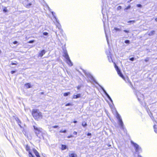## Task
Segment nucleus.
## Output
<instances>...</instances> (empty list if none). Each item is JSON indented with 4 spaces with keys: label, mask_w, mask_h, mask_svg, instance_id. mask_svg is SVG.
Here are the masks:
<instances>
[{
    "label": "nucleus",
    "mask_w": 157,
    "mask_h": 157,
    "mask_svg": "<svg viewBox=\"0 0 157 157\" xmlns=\"http://www.w3.org/2000/svg\"><path fill=\"white\" fill-rule=\"evenodd\" d=\"M31 114L33 118L36 121H38L42 118L43 116L42 113L38 109H33L31 112Z\"/></svg>",
    "instance_id": "f257e3e1"
},
{
    "label": "nucleus",
    "mask_w": 157,
    "mask_h": 157,
    "mask_svg": "<svg viewBox=\"0 0 157 157\" xmlns=\"http://www.w3.org/2000/svg\"><path fill=\"white\" fill-rule=\"evenodd\" d=\"M34 131L36 136L39 138H40L42 136V129L41 128H38L35 125L33 126Z\"/></svg>",
    "instance_id": "f03ea898"
},
{
    "label": "nucleus",
    "mask_w": 157,
    "mask_h": 157,
    "mask_svg": "<svg viewBox=\"0 0 157 157\" xmlns=\"http://www.w3.org/2000/svg\"><path fill=\"white\" fill-rule=\"evenodd\" d=\"M132 144L134 147L136 152L137 154H139L140 151H142V149L139 146L138 144L134 142H132Z\"/></svg>",
    "instance_id": "7ed1b4c3"
},
{
    "label": "nucleus",
    "mask_w": 157,
    "mask_h": 157,
    "mask_svg": "<svg viewBox=\"0 0 157 157\" xmlns=\"http://www.w3.org/2000/svg\"><path fill=\"white\" fill-rule=\"evenodd\" d=\"M115 67L117 72L118 75L123 79H124V77L122 74L119 69L118 68V66L116 65V64H115Z\"/></svg>",
    "instance_id": "20e7f679"
},
{
    "label": "nucleus",
    "mask_w": 157,
    "mask_h": 157,
    "mask_svg": "<svg viewBox=\"0 0 157 157\" xmlns=\"http://www.w3.org/2000/svg\"><path fill=\"white\" fill-rule=\"evenodd\" d=\"M25 149L29 153V157H35L31 152L30 147L28 145H26Z\"/></svg>",
    "instance_id": "39448f33"
},
{
    "label": "nucleus",
    "mask_w": 157,
    "mask_h": 157,
    "mask_svg": "<svg viewBox=\"0 0 157 157\" xmlns=\"http://www.w3.org/2000/svg\"><path fill=\"white\" fill-rule=\"evenodd\" d=\"M46 51L44 49L41 50L38 54V56L40 57H42V56L45 54L46 53Z\"/></svg>",
    "instance_id": "423d86ee"
},
{
    "label": "nucleus",
    "mask_w": 157,
    "mask_h": 157,
    "mask_svg": "<svg viewBox=\"0 0 157 157\" xmlns=\"http://www.w3.org/2000/svg\"><path fill=\"white\" fill-rule=\"evenodd\" d=\"M32 150L36 157H41L39 153L36 149L33 148Z\"/></svg>",
    "instance_id": "0eeeda50"
},
{
    "label": "nucleus",
    "mask_w": 157,
    "mask_h": 157,
    "mask_svg": "<svg viewBox=\"0 0 157 157\" xmlns=\"http://www.w3.org/2000/svg\"><path fill=\"white\" fill-rule=\"evenodd\" d=\"M66 60H67L66 62L69 65H70V66H71L73 64H72L71 60L69 58L67 59Z\"/></svg>",
    "instance_id": "6e6552de"
},
{
    "label": "nucleus",
    "mask_w": 157,
    "mask_h": 157,
    "mask_svg": "<svg viewBox=\"0 0 157 157\" xmlns=\"http://www.w3.org/2000/svg\"><path fill=\"white\" fill-rule=\"evenodd\" d=\"M81 96V94H77L76 95H74L73 96V98L74 99H77L79 98Z\"/></svg>",
    "instance_id": "1a4fd4ad"
},
{
    "label": "nucleus",
    "mask_w": 157,
    "mask_h": 157,
    "mask_svg": "<svg viewBox=\"0 0 157 157\" xmlns=\"http://www.w3.org/2000/svg\"><path fill=\"white\" fill-rule=\"evenodd\" d=\"M25 86L26 88L27 89L31 87V86L30 84L29 83H25Z\"/></svg>",
    "instance_id": "9d476101"
},
{
    "label": "nucleus",
    "mask_w": 157,
    "mask_h": 157,
    "mask_svg": "<svg viewBox=\"0 0 157 157\" xmlns=\"http://www.w3.org/2000/svg\"><path fill=\"white\" fill-rule=\"evenodd\" d=\"M70 157H77V155L75 153H71L69 155Z\"/></svg>",
    "instance_id": "9b49d317"
},
{
    "label": "nucleus",
    "mask_w": 157,
    "mask_h": 157,
    "mask_svg": "<svg viewBox=\"0 0 157 157\" xmlns=\"http://www.w3.org/2000/svg\"><path fill=\"white\" fill-rule=\"evenodd\" d=\"M61 149L62 150H65L67 148V146L64 144H62L61 145Z\"/></svg>",
    "instance_id": "f8f14e48"
},
{
    "label": "nucleus",
    "mask_w": 157,
    "mask_h": 157,
    "mask_svg": "<svg viewBox=\"0 0 157 157\" xmlns=\"http://www.w3.org/2000/svg\"><path fill=\"white\" fill-rule=\"evenodd\" d=\"M63 56L66 59L69 58L67 52H65L64 53Z\"/></svg>",
    "instance_id": "ddd939ff"
},
{
    "label": "nucleus",
    "mask_w": 157,
    "mask_h": 157,
    "mask_svg": "<svg viewBox=\"0 0 157 157\" xmlns=\"http://www.w3.org/2000/svg\"><path fill=\"white\" fill-rule=\"evenodd\" d=\"M118 121L120 125L121 126V127H123V124L122 121V119H120L119 120H118Z\"/></svg>",
    "instance_id": "4468645a"
},
{
    "label": "nucleus",
    "mask_w": 157,
    "mask_h": 157,
    "mask_svg": "<svg viewBox=\"0 0 157 157\" xmlns=\"http://www.w3.org/2000/svg\"><path fill=\"white\" fill-rule=\"evenodd\" d=\"M155 33V31L154 30H152L148 34L149 36H151L154 35Z\"/></svg>",
    "instance_id": "2eb2a0df"
},
{
    "label": "nucleus",
    "mask_w": 157,
    "mask_h": 157,
    "mask_svg": "<svg viewBox=\"0 0 157 157\" xmlns=\"http://www.w3.org/2000/svg\"><path fill=\"white\" fill-rule=\"evenodd\" d=\"M116 117L118 119V120H119L120 119H121L119 114L117 112H116Z\"/></svg>",
    "instance_id": "dca6fc26"
},
{
    "label": "nucleus",
    "mask_w": 157,
    "mask_h": 157,
    "mask_svg": "<svg viewBox=\"0 0 157 157\" xmlns=\"http://www.w3.org/2000/svg\"><path fill=\"white\" fill-rule=\"evenodd\" d=\"M153 128L154 131L156 133H157V126L155 124L153 126Z\"/></svg>",
    "instance_id": "f3484780"
},
{
    "label": "nucleus",
    "mask_w": 157,
    "mask_h": 157,
    "mask_svg": "<svg viewBox=\"0 0 157 157\" xmlns=\"http://www.w3.org/2000/svg\"><path fill=\"white\" fill-rule=\"evenodd\" d=\"M70 94V92H68L64 93L63 94V95L64 96L66 97L69 95Z\"/></svg>",
    "instance_id": "a211bd4d"
},
{
    "label": "nucleus",
    "mask_w": 157,
    "mask_h": 157,
    "mask_svg": "<svg viewBox=\"0 0 157 157\" xmlns=\"http://www.w3.org/2000/svg\"><path fill=\"white\" fill-rule=\"evenodd\" d=\"M82 125L84 127H85L87 125V123L85 121H83L82 123Z\"/></svg>",
    "instance_id": "6ab92c4d"
},
{
    "label": "nucleus",
    "mask_w": 157,
    "mask_h": 157,
    "mask_svg": "<svg viewBox=\"0 0 157 157\" xmlns=\"http://www.w3.org/2000/svg\"><path fill=\"white\" fill-rule=\"evenodd\" d=\"M113 30L114 31H115V32H117V31H120L121 30L115 27L114 28Z\"/></svg>",
    "instance_id": "aec40b11"
},
{
    "label": "nucleus",
    "mask_w": 157,
    "mask_h": 157,
    "mask_svg": "<svg viewBox=\"0 0 157 157\" xmlns=\"http://www.w3.org/2000/svg\"><path fill=\"white\" fill-rule=\"evenodd\" d=\"M3 11L4 12H6L8 11V10H7L6 7H4L3 8Z\"/></svg>",
    "instance_id": "412c9836"
},
{
    "label": "nucleus",
    "mask_w": 157,
    "mask_h": 157,
    "mask_svg": "<svg viewBox=\"0 0 157 157\" xmlns=\"http://www.w3.org/2000/svg\"><path fill=\"white\" fill-rule=\"evenodd\" d=\"M32 5V3H29L26 5L25 7L27 8H29Z\"/></svg>",
    "instance_id": "4be33fe9"
},
{
    "label": "nucleus",
    "mask_w": 157,
    "mask_h": 157,
    "mask_svg": "<svg viewBox=\"0 0 157 157\" xmlns=\"http://www.w3.org/2000/svg\"><path fill=\"white\" fill-rule=\"evenodd\" d=\"M131 8V6L130 5H128L127 7L124 8V10L126 11V10L130 9Z\"/></svg>",
    "instance_id": "5701e85b"
},
{
    "label": "nucleus",
    "mask_w": 157,
    "mask_h": 157,
    "mask_svg": "<svg viewBox=\"0 0 157 157\" xmlns=\"http://www.w3.org/2000/svg\"><path fill=\"white\" fill-rule=\"evenodd\" d=\"M18 63L16 61H15V63H11L10 64L11 65H17Z\"/></svg>",
    "instance_id": "b1692460"
},
{
    "label": "nucleus",
    "mask_w": 157,
    "mask_h": 157,
    "mask_svg": "<svg viewBox=\"0 0 157 157\" xmlns=\"http://www.w3.org/2000/svg\"><path fill=\"white\" fill-rule=\"evenodd\" d=\"M67 132L66 130L65 129L63 130H61L59 131V132L60 133H66Z\"/></svg>",
    "instance_id": "393cba45"
},
{
    "label": "nucleus",
    "mask_w": 157,
    "mask_h": 157,
    "mask_svg": "<svg viewBox=\"0 0 157 157\" xmlns=\"http://www.w3.org/2000/svg\"><path fill=\"white\" fill-rule=\"evenodd\" d=\"M136 22L135 21V20H131V21H128V23H134Z\"/></svg>",
    "instance_id": "a878e982"
},
{
    "label": "nucleus",
    "mask_w": 157,
    "mask_h": 157,
    "mask_svg": "<svg viewBox=\"0 0 157 157\" xmlns=\"http://www.w3.org/2000/svg\"><path fill=\"white\" fill-rule=\"evenodd\" d=\"M34 40H31L29 41L28 42V43H33L34 42Z\"/></svg>",
    "instance_id": "bb28decb"
},
{
    "label": "nucleus",
    "mask_w": 157,
    "mask_h": 157,
    "mask_svg": "<svg viewBox=\"0 0 157 157\" xmlns=\"http://www.w3.org/2000/svg\"><path fill=\"white\" fill-rule=\"evenodd\" d=\"M149 58L147 57L144 59V61L146 62H147L149 61Z\"/></svg>",
    "instance_id": "cd10ccee"
},
{
    "label": "nucleus",
    "mask_w": 157,
    "mask_h": 157,
    "mask_svg": "<svg viewBox=\"0 0 157 157\" xmlns=\"http://www.w3.org/2000/svg\"><path fill=\"white\" fill-rule=\"evenodd\" d=\"M121 6H119L117 7V10H119L121 9Z\"/></svg>",
    "instance_id": "c85d7f7f"
},
{
    "label": "nucleus",
    "mask_w": 157,
    "mask_h": 157,
    "mask_svg": "<svg viewBox=\"0 0 157 157\" xmlns=\"http://www.w3.org/2000/svg\"><path fill=\"white\" fill-rule=\"evenodd\" d=\"M72 105V104H71V103H68L66 104L65 105L66 106H70V105Z\"/></svg>",
    "instance_id": "c756f323"
},
{
    "label": "nucleus",
    "mask_w": 157,
    "mask_h": 157,
    "mask_svg": "<svg viewBox=\"0 0 157 157\" xmlns=\"http://www.w3.org/2000/svg\"><path fill=\"white\" fill-rule=\"evenodd\" d=\"M124 43H126V44H129L130 43V41L129 40H125L124 41Z\"/></svg>",
    "instance_id": "7c9ffc66"
},
{
    "label": "nucleus",
    "mask_w": 157,
    "mask_h": 157,
    "mask_svg": "<svg viewBox=\"0 0 157 157\" xmlns=\"http://www.w3.org/2000/svg\"><path fill=\"white\" fill-rule=\"evenodd\" d=\"M124 32L125 33H129V30H124Z\"/></svg>",
    "instance_id": "2f4dec72"
},
{
    "label": "nucleus",
    "mask_w": 157,
    "mask_h": 157,
    "mask_svg": "<svg viewBox=\"0 0 157 157\" xmlns=\"http://www.w3.org/2000/svg\"><path fill=\"white\" fill-rule=\"evenodd\" d=\"M59 127V126L58 125H54L52 127V128H58Z\"/></svg>",
    "instance_id": "473e14b6"
},
{
    "label": "nucleus",
    "mask_w": 157,
    "mask_h": 157,
    "mask_svg": "<svg viewBox=\"0 0 157 157\" xmlns=\"http://www.w3.org/2000/svg\"><path fill=\"white\" fill-rule=\"evenodd\" d=\"M43 34L44 35L47 36L48 35V33L47 32H44L43 33Z\"/></svg>",
    "instance_id": "72a5a7b5"
},
{
    "label": "nucleus",
    "mask_w": 157,
    "mask_h": 157,
    "mask_svg": "<svg viewBox=\"0 0 157 157\" xmlns=\"http://www.w3.org/2000/svg\"><path fill=\"white\" fill-rule=\"evenodd\" d=\"M137 7L141 8L142 7V5L140 4H138L136 5Z\"/></svg>",
    "instance_id": "f704fd0d"
},
{
    "label": "nucleus",
    "mask_w": 157,
    "mask_h": 157,
    "mask_svg": "<svg viewBox=\"0 0 157 157\" xmlns=\"http://www.w3.org/2000/svg\"><path fill=\"white\" fill-rule=\"evenodd\" d=\"M73 137V136L72 135H71L68 136H67V138H71V137Z\"/></svg>",
    "instance_id": "c9c22d12"
},
{
    "label": "nucleus",
    "mask_w": 157,
    "mask_h": 157,
    "mask_svg": "<svg viewBox=\"0 0 157 157\" xmlns=\"http://www.w3.org/2000/svg\"><path fill=\"white\" fill-rule=\"evenodd\" d=\"M129 59L131 61H133L134 60V57H132V58H130Z\"/></svg>",
    "instance_id": "e433bc0d"
},
{
    "label": "nucleus",
    "mask_w": 157,
    "mask_h": 157,
    "mask_svg": "<svg viewBox=\"0 0 157 157\" xmlns=\"http://www.w3.org/2000/svg\"><path fill=\"white\" fill-rule=\"evenodd\" d=\"M107 96L108 97V98H109V99L110 100H112V99L109 96V95H108V94H107Z\"/></svg>",
    "instance_id": "4c0bfd02"
},
{
    "label": "nucleus",
    "mask_w": 157,
    "mask_h": 157,
    "mask_svg": "<svg viewBox=\"0 0 157 157\" xmlns=\"http://www.w3.org/2000/svg\"><path fill=\"white\" fill-rule=\"evenodd\" d=\"M15 72H16V71H11V73L12 74H13L14 73H15Z\"/></svg>",
    "instance_id": "58836bf2"
},
{
    "label": "nucleus",
    "mask_w": 157,
    "mask_h": 157,
    "mask_svg": "<svg viewBox=\"0 0 157 157\" xmlns=\"http://www.w3.org/2000/svg\"><path fill=\"white\" fill-rule=\"evenodd\" d=\"M87 135L88 136H90L91 135V134L90 133H88L87 134Z\"/></svg>",
    "instance_id": "ea45409f"
},
{
    "label": "nucleus",
    "mask_w": 157,
    "mask_h": 157,
    "mask_svg": "<svg viewBox=\"0 0 157 157\" xmlns=\"http://www.w3.org/2000/svg\"><path fill=\"white\" fill-rule=\"evenodd\" d=\"M17 41H14L13 42V43L14 44H16L17 43Z\"/></svg>",
    "instance_id": "a19ab883"
},
{
    "label": "nucleus",
    "mask_w": 157,
    "mask_h": 157,
    "mask_svg": "<svg viewBox=\"0 0 157 157\" xmlns=\"http://www.w3.org/2000/svg\"><path fill=\"white\" fill-rule=\"evenodd\" d=\"M73 134L75 135H77V132L76 131H74V132H73Z\"/></svg>",
    "instance_id": "79ce46f5"
},
{
    "label": "nucleus",
    "mask_w": 157,
    "mask_h": 157,
    "mask_svg": "<svg viewBox=\"0 0 157 157\" xmlns=\"http://www.w3.org/2000/svg\"><path fill=\"white\" fill-rule=\"evenodd\" d=\"M73 122L74 123H76L77 122V121H73Z\"/></svg>",
    "instance_id": "37998d69"
},
{
    "label": "nucleus",
    "mask_w": 157,
    "mask_h": 157,
    "mask_svg": "<svg viewBox=\"0 0 157 157\" xmlns=\"http://www.w3.org/2000/svg\"><path fill=\"white\" fill-rule=\"evenodd\" d=\"M155 21H156V22H157V17L155 18Z\"/></svg>",
    "instance_id": "c03bdc74"
},
{
    "label": "nucleus",
    "mask_w": 157,
    "mask_h": 157,
    "mask_svg": "<svg viewBox=\"0 0 157 157\" xmlns=\"http://www.w3.org/2000/svg\"><path fill=\"white\" fill-rule=\"evenodd\" d=\"M138 157H142L141 156V155H138Z\"/></svg>",
    "instance_id": "a18cd8bd"
},
{
    "label": "nucleus",
    "mask_w": 157,
    "mask_h": 157,
    "mask_svg": "<svg viewBox=\"0 0 157 157\" xmlns=\"http://www.w3.org/2000/svg\"><path fill=\"white\" fill-rule=\"evenodd\" d=\"M110 146V145H108V146Z\"/></svg>",
    "instance_id": "49530a36"
},
{
    "label": "nucleus",
    "mask_w": 157,
    "mask_h": 157,
    "mask_svg": "<svg viewBox=\"0 0 157 157\" xmlns=\"http://www.w3.org/2000/svg\"><path fill=\"white\" fill-rule=\"evenodd\" d=\"M110 146V145H108V146Z\"/></svg>",
    "instance_id": "de8ad7c7"
},
{
    "label": "nucleus",
    "mask_w": 157,
    "mask_h": 157,
    "mask_svg": "<svg viewBox=\"0 0 157 157\" xmlns=\"http://www.w3.org/2000/svg\"><path fill=\"white\" fill-rule=\"evenodd\" d=\"M110 146V145H108V146Z\"/></svg>",
    "instance_id": "09e8293b"
},
{
    "label": "nucleus",
    "mask_w": 157,
    "mask_h": 157,
    "mask_svg": "<svg viewBox=\"0 0 157 157\" xmlns=\"http://www.w3.org/2000/svg\"><path fill=\"white\" fill-rule=\"evenodd\" d=\"M1 50H0V53H1Z\"/></svg>",
    "instance_id": "8fccbe9b"
},
{
    "label": "nucleus",
    "mask_w": 157,
    "mask_h": 157,
    "mask_svg": "<svg viewBox=\"0 0 157 157\" xmlns=\"http://www.w3.org/2000/svg\"><path fill=\"white\" fill-rule=\"evenodd\" d=\"M130 83H131V85H132V84L131 83V82H130Z\"/></svg>",
    "instance_id": "3c124183"
}]
</instances>
